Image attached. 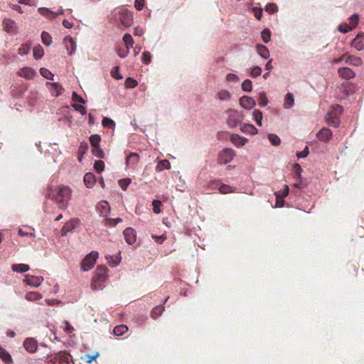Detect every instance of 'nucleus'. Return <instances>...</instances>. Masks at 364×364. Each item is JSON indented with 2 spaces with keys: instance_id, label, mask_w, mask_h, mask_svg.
<instances>
[{
  "instance_id": "obj_7",
  "label": "nucleus",
  "mask_w": 364,
  "mask_h": 364,
  "mask_svg": "<svg viewBox=\"0 0 364 364\" xmlns=\"http://www.w3.org/2000/svg\"><path fill=\"white\" fill-rule=\"evenodd\" d=\"M236 156L235 151L230 148L223 149L218 156V163L220 164H225L234 159Z\"/></svg>"
},
{
  "instance_id": "obj_2",
  "label": "nucleus",
  "mask_w": 364,
  "mask_h": 364,
  "mask_svg": "<svg viewBox=\"0 0 364 364\" xmlns=\"http://www.w3.org/2000/svg\"><path fill=\"white\" fill-rule=\"evenodd\" d=\"M70 193V189L68 186L58 187L55 196V201L60 209L67 208Z\"/></svg>"
},
{
  "instance_id": "obj_6",
  "label": "nucleus",
  "mask_w": 364,
  "mask_h": 364,
  "mask_svg": "<svg viewBox=\"0 0 364 364\" xmlns=\"http://www.w3.org/2000/svg\"><path fill=\"white\" fill-rule=\"evenodd\" d=\"M98 252L97 251H92L84 258L82 260L81 267L83 271H88L91 269L96 263L97 259L98 257Z\"/></svg>"
},
{
  "instance_id": "obj_36",
  "label": "nucleus",
  "mask_w": 364,
  "mask_h": 364,
  "mask_svg": "<svg viewBox=\"0 0 364 364\" xmlns=\"http://www.w3.org/2000/svg\"><path fill=\"white\" fill-rule=\"evenodd\" d=\"M128 331V328L125 325H119L114 327L113 333L116 336H122Z\"/></svg>"
},
{
  "instance_id": "obj_57",
  "label": "nucleus",
  "mask_w": 364,
  "mask_h": 364,
  "mask_svg": "<svg viewBox=\"0 0 364 364\" xmlns=\"http://www.w3.org/2000/svg\"><path fill=\"white\" fill-rule=\"evenodd\" d=\"M262 74V69L259 66H255L251 70L250 75L252 77H257Z\"/></svg>"
},
{
  "instance_id": "obj_56",
  "label": "nucleus",
  "mask_w": 364,
  "mask_h": 364,
  "mask_svg": "<svg viewBox=\"0 0 364 364\" xmlns=\"http://www.w3.org/2000/svg\"><path fill=\"white\" fill-rule=\"evenodd\" d=\"M107 269L105 267H97L95 275L106 278Z\"/></svg>"
},
{
  "instance_id": "obj_54",
  "label": "nucleus",
  "mask_w": 364,
  "mask_h": 364,
  "mask_svg": "<svg viewBox=\"0 0 364 364\" xmlns=\"http://www.w3.org/2000/svg\"><path fill=\"white\" fill-rule=\"evenodd\" d=\"M265 10L270 14H274L278 11V7L276 4L269 3L266 5Z\"/></svg>"
},
{
  "instance_id": "obj_38",
  "label": "nucleus",
  "mask_w": 364,
  "mask_h": 364,
  "mask_svg": "<svg viewBox=\"0 0 364 364\" xmlns=\"http://www.w3.org/2000/svg\"><path fill=\"white\" fill-rule=\"evenodd\" d=\"M219 100L222 101H228L230 99V93L227 90H221L217 93Z\"/></svg>"
},
{
  "instance_id": "obj_51",
  "label": "nucleus",
  "mask_w": 364,
  "mask_h": 364,
  "mask_svg": "<svg viewBox=\"0 0 364 364\" xmlns=\"http://www.w3.org/2000/svg\"><path fill=\"white\" fill-rule=\"evenodd\" d=\"M31 47L28 44H23L18 50V53L20 55H27L30 51Z\"/></svg>"
},
{
  "instance_id": "obj_24",
  "label": "nucleus",
  "mask_w": 364,
  "mask_h": 364,
  "mask_svg": "<svg viewBox=\"0 0 364 364\" xmlns=\"http://www.w3.org/2000/svg\"><path fill=\"white\" fill-rule=\"evenodd\" d=\"M257 53L264 59H267L269 57V51L267 46L264 45H257Z\"/></svg>"
},
{
  "instance_id": "obj_48",
  "label": "nucleus",
  "mask_w": 364,
  "mask_h": 364,
  "mask_svg": "<svg viewBox=\"0 0 364 364\" xmlns=\"http://www.w3.org/2000/svg\"><path fill=\"white\" fill-rule=\"evenodd\" d=\"M241 88L245 92H250L252 89V85L250 80H245L243 81L241 85Z\"/></svg>"
},
{
  "instance_id": "obj_30",
  "label": "nucleus",
  "mask_w": 364,
  "mask_h": 364,
  "mask_svg": "<svg viewBox=\"0 0 364 364\" xmlns=\"http://www.w3.org/2000/svg\"><path fill=\"white\" fill-rule=\"evenodd\" d=\"M25 298L28 301H35L41 299L42 295L36 291H29L26 294Z\"/></svg>"
},
{
  "instance_id": "obj_11",
  "label": "nucleus",
  "mask_w": 364,
  "mask_h": 364,
  "mask_svg": "<svg viewBox=\"0 0 364 364\" xmlns=\"http://www.w3.org/2000/svg\"><path fill=\"white\" fill-rule=\"evenodd\" d=\"M63 41H64L65 46L68 50V53L70 55L75 53L76 48H77V44H76V42L74 41V39L72 37H70V36H68L64 38Z\"/></svg>"
},
{
  "instance_id": "obj_22",
  "label": "nucleus",
  "mask_w": 364,
  "mask_h": 364,
  "mask_svg": "<svg viewBox=\"0 0 364 364\" xmlns=\"http://www.w3.org/2000/svg\"><path fill=\"white\" fill-rule=\"evenodd\" d=\"M84 183L87 188H92L96 183L95 175L90 172L85 173L84 176Z\"/></svg>"
},
{
  "instance_id": "obj_20",
  "label": "nucleus",
  "mask_w": 364,
  "mask_h": 364,
  "mask_svg": "<svg viewBox=\"0 0 364 364\" xmlns=\"http://www.w3.org/2000/svg\"><path fill=\"white\" fill-rule=\"evenodd\" d=\"M46 85L49 87L51 94L55 97L60 95L63 90L61 85L58 82H46Z\"/></svg>"
},
{
  "instance_id": "obj_8",
  "label": "nucleus",
  "mask_w": 364,
  "mask_h": 364,
  "mask_svg": "<svg viewBox=\"0 0 364 364\" xmlns=\"http://www.w3.org/2000/svg\"><path fill=\"white\" fill-rule=\"evenodd\" d=\"M70 355L65 352H59L48 360L47 364H69Z\"/></svg>"
},
{
  "instance_id": "obj_16",
  "label": "nucleus",
  "mask_w": 364,
  "mask_h": 364,
  "mask_svg": "<svg viewBox=\"0 0 364 364\" xmlns=\"http://www.w3.org/2000/svg\"><path fill=\"white\" fill-rule=\"evenodd\" d=\"M4 29L9 33H14L17 31L18 26L16 23L10 19L6 18L3 21Z\"/></svg>"
},
{
  "instance_id": "obj_44",
  "label": "nucleus",
  "mask_w": 364,
  "mask_h": 364,
  "mask_svg": "<svg viewBox=\"0 0 364 364\" xmlns=\"http://www.w3.org/2000/svg\"><path fill=\"white\" fill-rule=\"evenodd\" d=\"M100 141H101V137L99 134H92L90 136V142L92 147L100 146Z\"/></svg>"
},
{
  "instance_id": "obj_63",
  "label": "nucleus",
  "mask_w": 364,
  "mask_h": 364,
  "mask_svg": "<svg viewBox=\"0 0 364 364\" xmlns=\"http://www.w3.org/2000/svg\"><path fill=\"white\" fill-rule=\"evenodd\" d=\"M151 59V55L149 52L146 51L143 53L141 56V60L144 64L148 65L150 63Z\"/></svg>"
},
{
  "instance_id": "obj_12",
  "label": "nucleus",
  "mask_w": 364,
  "mask_h": 364,
  "mask_svg": "<svg viewBox=\"0 0 364 364\" xmlns=\"http://www.w3.org/2000/svg\"><path fill=\"white\" fill-rule=\"evenodd\" d=\"M333 136L331 130L328 128H322L316 134L317 139L323 142L328 141Z\"/></svg>"
},
{
  "instance_id": "obj_50",
  "label": "nucleus",
  "mask_w": 364,
  "mask_h": 364,
  "mask_svg": "<svg viewBox=\"0 0 364 364\" xmlns=\"http://www.w3.org/2000/svg\"><path fill=\"white\" fill-rule=\"evenodd\" d=\"M219 191L223 194H226L229 193H232L235 191V190L230 186L224 184L219 187Z\"/></svg>"
},
{
  "instance_id": "obj_13",
  "label": "nucleus",
  "mask_w": 364,
  "mask_h": 364,
  "mask_svg": "<svg viewBox=\"0 0 364 364\" xmlns=\"http://www.w3.org/2000/svg\"><path fill=\"white\" fill-rule=\"evenodd\" d=\"M240 105L245 109H250L255 107L256 101L251 97L243 96L240 99Z\"/></svg>"
},
{
  "instance_id": "obj_42",
  "label": "nucleus",
  "mask_w": 364,
  "mask_h": 364,
  "mask_svg": "<svg viewBox=\"0 0 364 364\" xmlns=\"http://www.w3.org/2000/svg\"><path fill=\"white\" fill-rule=\"evenodd\" d=\"M267 138L273 146H278L281 143L280 138L274 134H269Z\"/></svg>"
},
{
  "instance_id": "obj_52",
  "label": "nucleus",
  "mask_w": 364,
  "mask_h": 364,
  "mask_svg": "<svg viewBox=\"0 0 364 364\" xmlns=\"http://www.w3.org/2000/svg\"><path fill=\"white\" fill-rule=\"evenodd\" d=\"M137 84V81L132 77H127L125 80V86L127 88H134Z\"/></svg>"
},
{
  "instance_id": "obj_23",
  "label": "nucleus",
  "mask_w": 364,
  "mask_h": 364,
  "mask_svg": "<svg viewBox=\"0 0 364 364\" xmlns=\"http://www.w3.org/2000/svg\"><path fill=\"white\" fill-rule=\"evenodd\" d=\"M240 130L243 133H248L252 135H255L258 133L257 129L251 124H241Z\"/></svg>"
},
{
  "instance_id": "obj_26",
  "label": "nucleus",
  "mask_w": 364,
  "mask_h": 364,
  "mask_svg": "<svg viewBox=\"0 0 364 364\" xmlns=\"http://www.w3.org/2000/svg\"><path fill=\"white\" fill-rule=\"evenodd\" d=\"M171 168L170 163L168 160L164 159L159 161L158 164L156 166V171H162L164 170L169 169Z\"/></svg>"
},
{
  "instance_id": "obj_4",
  "label": "nucleus",
  "mask_w": 364,
  "mask_h": 364,
  "mask_svg": "<svg viewBox=\"0 0 364 364\" xmlns=\"http://www.w3.org/2000/svg\"><path fill=\"white\" fill-rule=\"evenodd\" d=\"M226 112L228 114L226 122L230 129H235L239 125H241L242 122L244 119V114L242 112L232 109L227 110Z\"/></svg>"
},
{
  "instance_id": "obj_49",
  "label": "nucleus",
  "mask_w": 364,
  "mask_h": 364,
  "mask_svg": "<svg viewBox=\"0 0 364 364\" xmlns=\"http://www.w3.org/2000/svg\"><path fill=\"white\" fill-rule=\"evenodd\" d=\"M92 154L100 159H103L105 157V153L100 146L92 147Z\"/></svg>"
},
{
  "instance_id": "obj_1",
  "label": "nucleus",
  "mask_w": 364,
  "mask_h": 364,
  "mask_svg": "<svg viewBox=\"0 0 364 364\" xmlns=\"http://www.w3.org/2000/svg\"><path fill=\"white\" fill-rule=\"evenodd\" d=\"M112 15L114 21L119 22L124 28L130 27L133 23L132 13L124 7L114 9Z\"/></svg>"
},
{
  "instance_id": "obj_3",
  "label": "nucleus",
  "mask_w": 364,
  "mask_h": 364,
  "mask_svg": "<svg viewBox=\"0 0 364 364\" xmlns=\"http://www.w3.org/2000/svg\"><path fill=\"white\" fill-rule=\"evenodd\" d=\"M342 111L343 107L341 105H336L332 107L331 109L325 116L327 124L330 127H338L340 125L338 116L341 114Z\"/></svg>"
},
{
  "instance_id": "obj_64",
  "label": "nucleus",
  "mask_w": 364,
  "mask_h": 364,
  "mask_svg": "<svg viewBox=\"0 0 364 364\" xmlns=\"http://www.w3.org/2000/svg\"><path fill=\"white\" fill-rule=\"evenodd\" d=\"M72 100L74 102H80L82 104H85L86 101L79 95H77L75 92H73Z\"/></svg>"
},
{
  "instance_id": "obj_17",
  "label": "nucleus",
  "mask_w": 364,
  "mask_h": 364,
  "mask_svg": "<svg viewBox=\"0 0 364 364\" xmlns=\"http://www.w3.org/2000/svg\"><path fill=\"white\" fill-rule=\"evenodd\" d=\"M36 75V72L31 68L24 67L18 71V75L26 79H32Z\"/></svg>"
},
{
  "instance_id": "obj_60",
  "label": "nucleus",
  "mask_w": 364,
  "mask_h": 364,
  "mask_svg": "<svg viewBox=\"0 0 364 364\" xmlns=\"http://www.w3.org/2000/svg\"><path fill=\"white\" fill-rule=\"evenodd\" d=\"M161 205V202L158 200H154L152 202L153 210L156 214H159L161 212L160 206Z\"/></svg>"
},
{
  "instance_id": "obj_10",
  "label": "nucleus",
  "mask_w": 364,
  "mask_h": 364,
  "mask_svg": "<svg viewBox=\"0 0 364 364\" xmlns=\"http://www.w3.org/2000/svg\"><path fill=\"white\" fill-rule=\"evenodd\" d=\"M43 281V277L40 276L26 275L23 282L32 287H38Z\"/></svg>"
},
{
  "instance_id": "obj_43",
  "label": "nucleus",
  "mask_w": 364,
  "mask_h": 364,
  "mask_svg": "<svg viewBox=\"0 0 364 364\" xmlns=\"http://www.w3.org/2000/svg\"><path fill=\"white\" fill-rule=\"evenodd\" d=\"M104 127L114 129L115 127V122L109 117H104L102 121Z\"/></svg>"
},
{
  "instance_id": "obj_62",
  "label": "nucleus",
  "mask_w": 364,
  "mask_h": 364,
  "mask_svg": "<svg viewBox=\"0 0 364 364\" xmlns=\"http://www.w3.org/2000/svg\"><path fill=\"white\" fill-rule=\"evenodd\" d=\"M359 16L358 14H353L350 18V23L351 24L352 29L354 28L358 23Z\"/></svg>"
},
{
  "instance_id": "obj_58",
  "label": "nucleus",
  "mask_w": 364,
  "mask_h": 364,
  "mask_svg": "<svg viewBox=\"0 0 364 364\" xmlns=\"http://www.w3.org/2000/svg\"><path fill=\"white\" fill-rule=\"evenodd\" d=\"M131 179L130 178H124V179H121L119 181V186L121 187V188L124 191H125L128 186L131 183Z\"/></svg>"
},
{
  "instance_id": "obj_15",
  "label": "nucleus",
  "mask_w": 364,
  "mask_h": 364,
  "mask_svg": "<svg viewBox=\"0 0 364 364\" xmlns=\"http://www.w3.org/2000/svg\"><path fill=\"white\" fill-rule=\"evenodd\" d=\"M105 280L106 278L105 277H100L98 276L95 275L92 284H91V288L92 290H100L102 289L105 287Z\"/></svg>"
},
{
  "instance_id": "obj_35",
  "label": "nucleus",
  "mask_w": 364,
  "mask_h": 364,
  "mask_svg": "<svg viewBox=\"0 0 364 364\" xmlns=\"http://www.w3.org/2000/svg\"><path fill=\"white\" fill-rule=\"evenodd\" d=\"M123 41L126 45L127 49L130 50V48L133 47L134 41L130 34L125 33L123 36Z\"/></svg>"
},
{
  "instance_id": "obj_53",
  "label": "nucleus",
  "mask_w": 364,
  "mask_h": 364,
  "mask_svg": "<svg viewBox=\"0 0 364 364\" xmlns=\"http://www.w3.org/2000/svg\"><path fill=\"white\" fill-rule=\"evenodd\" d=\"M94 168L98 173H100L102 171H104V168H105L104 161H102V160L96 161L94 164Z\"/></svg>"
},
{
  "instance_id": "obj_29",
  "label": "nucleus",
  "mask_w": 364,
  "mask_h": 364,
  "mask_svg": "<svg viewBox=\"0 0 364 364\" xmlns=\"http://www.w3.org/2000/svg\"><path fill=\"white\" fill-rule=\"evenodd\" d=\"M11 269L14 272L23 273L29 270L30 267L28 264H13Z\"/></svg>"
},
{
  "instance_id": "obj_18",
  "label": "nucleus",
  "mask_w": 364,
  "mask_h": 364,
  "mask_svg": "<svg viewBox=\"0 0 364 364\" xmlns=\"http://www.w3.org/2000/svg\"><path fill=\"white\" fill-rule=\"evenodd\" d=\"M23 346L29 353H34L38 347V342L33 338H28L24 341Z\"/></svg>"
},
{
  "instance_id": "obj_5",
  "label": "nucleus",
  "mask_w": 364,
  "mask_h": 364,
  "mask_svg": "<svg viewBox=\"0 0 364 364\" xmlns=\"http://www.w3.org/2000/svg\"><path fill=\"white\" fill-rule=\"evenodd\" d=\"M97 210L100 215L107 220L109 225L115 226L117 224L122 221L121 218L112 219L108 218L110 213V207L109 203L105 200L100 201L97 204Z\"/></svg>"
},
{
  "instance_id": "obj_55",
  "label": "nucleus",
  "mask_w": 364,
  "mask_h": 364,
  "mask_svg": "<svg viewBox=\"0 0 364 364\" xmlns=\"http://www.w3.org/2000/svg\"><path fill=\"white\" fill-rule=\"evenodd\" d=\"M61 328H63V331L68 334L74 331V328L67 321H63Z\"/></svg>"
},
{
  "instance_id": "obj_27",
  "label": "nucleus",
  "mask_w": 364,
  "mask_h": 364,
  "mask_svg": "<svg viewBox=\"0 0 364 364\" xmlns=\"http://www.w3.org/2000/svg\"><path fill=\"white\" fill-rule=\"evenodd\" d=\"M294 105V98L291 93H287L285 96L284 107L285 109H290Z\"/></svg>"
},
{
  "instance_id": "obj_45",
  "label": "nucleus",
  "mask_w": 364,
  "mask_h": 364,
  "mask_svg": "<svg viewBox=\"0 0 364 364\" xmlns=\"http://www.w3.org/2000/svg\"><path fill=\"white\" fill-rule=\"evenodd\" d=\"M261 38L266 43H269L271 40V32L268 28H264L261 32Z\"/></svg>"
},
{
  "instance_id": "obj_21",
  "label": "nucleus",
  "mask_w": 364,
  "mask_h": 364,
  "mask_svg": "<svg viewBox=\"0 0 364 364\" xmlns=\"http://www.w3.org/2000/svg\"><path fill=\"white\" fill-rule=\"evenodd\" d=\"M230 141L231 142L235 145L236 146H242L245 145V144L247 142V139L240 136L237 134H232L230 136Z\"/></svg>"
},
{
  "instance_id": "obj_33",
  "label": "nucleus",
  "mask_w": 364,
  "mask_h": 364,
  "mask_svg": "<svg viewBox=\"0 0 364 364\" xmlns=\"http://www.w3.org/2000/svg\"><path fill=\"white\" fill-rule=\"evenodd\" d=\"M352 46L357 50L360 51L364 49V43L359 39V35H358L352 41Z\"/></svg>"
},
{
  "instance_id": "obj_41",
  "label": "nucleus",
  "mask_w": 364,
  "mask_h": 364,
  "mask_svg": "<svg viewBox=\"0 0 364 364\" xmlns=\"http://www.w3.org/2000/svg\"><path fill=\"white\" fill-rule=\"evenodd\" d=\"M41 39L42 42L46 46H50L53 42L51 36L46 31L41 33Z\"/></svg>"
},
{
  "instance_id": "obj_46",
  "label": "nucleus",
  "mask_w": 364,
  "mask_h": 364,
  "mask_svg": "<svg viewBox=\"0 0 364 364\" xmlns=\"http://www.w3.org/2000/svg\"><path fill=\"white\" fill-rule=\"evenodd\" d=\"M40 73L41 75L48 79V80H53L54 75L47 68H42L40 69Z\"/></svg>"
},
{
  "instance_id": "obj_59",
  "label": "nucleus",
  "mask_w": 364,
  "mask_h": 364,
  "mask_svg": "<svg viewBox=\"0 0 364 364\" xmlns=\"http://www.w3.org/2000/svg\"><path fill=\"white\" fill-rule=\"evenodd\" d=\"M73 107L77 112H79L82 115H85L87 113V109L85 107L81 105L73 104Z\"/></svg>"
},
{
  "instance_id": "obj_39",
  "label": "nucleus",
  "mask_w": 364,
  "mask_h": 364,
  "mask_svg": "<svg viewBox=\"0 0 364 364\" xmlns=\"http://www.w3.org/2000/svg\"><path fill=\"white\" fill-rule=\"evenodd\" d=\"M253 119L256 122L257 124L259 127L262 125V112L258 109H255L252 112Z\"/></svg>"
},
{
  "instance_id": "obj_47",
  "label": "nucleus",
  "mask_w": 364,
  "mask_h": 364,
  "mask_svg": "<svg viewBox=\"0 0 364 364\" xmlns=\"http://www.w3.org/2000/svg\"><path fill=\"white\" fill-rule=\"evenodd\" d=\"M259 105L261 107H265L268 105L269 100L266 96V93L264 92H261L259 94Z\"/></svg>"
},
{
  "instance_id": "obj_37",
  "label": "nucleus",
  "mask_w": 364,
  "mask_h": 364,
  "mask_svg": "<svg viewBox=\"0 0 364 364\" xmlns=\"http://www.w3.org/2000/svg\"><path fill=\"white\" fill-rule=\"evenodd\" d=\"M33 58L36 60L41 59L44 54V50L42 46L40 45L35 46L33 50Z\"/></svg>"
},
{
  "instance_id": "obj_9",
  "label": "nucleus",
  "mask_w": 364,
  "mask_h": 364,
  "mask_svg": "<svg viewBox=\"0 0 364 364\" xmlns=\"http://www.w3.org/2000/svg\"><path fill=\"white\" fill-rule=\"evenodd\" d=\"M80 220L78 218H72L66 222L61 229V235L65 236L68 232L73 230L80 224Z\"/></svg>"
},
{
  "instance_id": "obj_14",
  "label": "nucleus",
  "mask_w": 364,
  "mask_h": 364,
  "mask_svg": "<svg viewBox=\"0 0 364 364\" xmlns=\"http://www.w3.org/2000/svg\"><path fill=\"white\" fill-rule=\"evenodd\" d=\"M124 237L127 243L132 245L136 241V231L132 228H127L124 230Z\"/></svg>"
},
{
  "instance_id": "obj_40",
  "label": "nucleus",
  "mask_w": 364,
  "mask_h": 364,
  "mask_svg": "<svg viewBox=\"0 0 364 364\" xmlns=\"http://www.w3.org/2000/svg\"><path fill=\"white\" fill-rule=\"evenodd\" d=\"M139 159V156L138 154L132 153L127 158V164L134 165L138 162Z\"/></svg>"
},
{
  "instance_id": "obj_31",
  "label": "nucleus",
  "mask_w": 364,
  "mask_h": 364,
  "mask_svg": "<svg viewBox=\"0 0 364 364\" xmlns=\"http://www.w3.org/2000/svg\"><path fill=\"white\" fill-rule=\"evenodd\" d=\"M38 11L41 15L46 17L48 19H51L54 15V11L48 8L40 7L38 9Z\"/></svg>"
},
{
  "instance_id": "obj_25",
  "label": "nucleus",
  "mask_w": 364,
  "mask_h": 364,
  "mask_svg": "<svg viewBox=\"0 0 364 364\" xmlns=\"http://www.w3.org/2000/svg\"><path fill=\"white\" fill-rule=\"evenodd\" d=\"M106 259L111 267H114L120 263L121 257L119 255H107Z\"/></svg>"
},
{
  "instance_id": "obj_34",
  "label": "nucleus",
  "mask_w": 364,
  "mask_h": 364,
  "mask_svg": "<svg viewBox=\"0 0 364 364\" xmlns=\"http://www.w3.org/2000/svg\"><path fill=\"white\" fill-rule=\"evenodd\" d=\"M164 311L163 304L155 306L151 311V317L156 319L159 316L162 314Z\"/></svg>"
},
{
  "instance_id": "obj_32",
  "label": "nucleus",
  "mask_w": 364,
  "mask_h": 364,
  "mask_svg": "<svg viewBox=\"0 0 364 364\" xmlns=\"http://www.w3.org/2000/svg\"><path fill=\"white\" fill-rule=\"evenodd\" d=\"M0 358L7 364L12 363V358L9 353L4 348L0 347Z\"/></svg>"
},
{
  "instance_id": "obj_28",
  "label": "nucleus",
  "mask_w": 364,
  "mask_h": 364,
  "mask_svg": "<svg viewBox=\"0 0 364 364\" xmlns=\"http://www.w3.org/2000/svg\"><path fill=\"white\" fill-rule=\"evenodd\" d=\"M346 63L354 66H360L363 63L360 58L352 55H349L346 58Z\"/></svg>"
},
{
  "instance_id": "obj_61",
  "label": "nucleus",
  "mask_w": 364,
  "mask_h": 364,
  "mask_svg": "<svg viewBox=\"0 0 364 364\" xmlns=\"http://www.w3.org/2000/svg\"><path fill=\"white\" fill-rule=\"evenodd\" d=\"M338 30L343 33H346L349 31L352 30V28L350 26L348 25L347 23L341 24L338 27Z\"/></svg>"
},
{
  "instance_id": "obj_19",
  "label": "nucleus",
  "mask_w": 364,
  "mask_h": 364,
  "mask_svg": "<svg viewBox=\"0 0 364 364\" xmlns=\"http://www.w3.org/2000/svg\"><path fill=\"white\" fill-rule=\"evenodd\" d=\"M338 73L342 78L350 80L355 76V72L349 68H341L338 70Z\"/></svg>"
}]
</instances>
